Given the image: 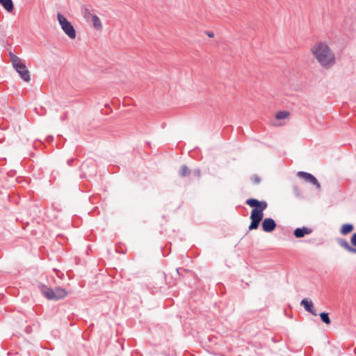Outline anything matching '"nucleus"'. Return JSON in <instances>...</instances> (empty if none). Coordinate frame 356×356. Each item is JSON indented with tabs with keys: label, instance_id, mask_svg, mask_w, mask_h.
Wrapping results in <instances>:
<instances>
[{
	"label": "nucleus",
	"instance_id": "1",
	"mask_svg": "<svg viewBox=\"0 0 356 356\" xmlns=\"http://www.w3.org/2000/svg\"><path fill=\"white\" fill-rule=\"evenodd\" d=\"M311 51L323 67L329 69L334 65V54L326 43H317L312 47Z\"/></svg>",
	"mask_w": 356,
	"mask_h": 356
},
{
	"label": "nucleus",
	"instance_id": "2",
	"mask_svg": "<svg viewBox=\"0 0 356 356\" xmlns=\"http://www.w3.org/2000/svg\"><path fill=\"white\" fill-rule=\"evenodd\" d=\"M39 289L42 295L49 300H59L67 296L66 291L60 287L52 289L44 284H40Z\"/></svg>",
	"mask_w": 356,
	"mask_h": 356
},
{
	"label": "nucleus",
	"instance_id": "3",
	"mask_svg": "<svg viewBox=\"0 0 356 356\" xmlns=\"http://www.w3.org/2000/svg\"><path fill=\"white\" fill-rule=\"evenodd\" d=\"M10 60L12 61L13 67L19 73L21 79L26 82L30 81V72L22 60L14 54L10 55Z\"/></svg>",
	"mask_w": 356,
	"mask_h": 356
},
{
	"label": "nucleus",
	"instance_id": "4",
	"mask_svg": "<svg viewBox=\"0 0 356 356\" xmlns=\"http://www.w3.org/2000/svg\"><path fill=\"white\" fill-rule=\"evenodd\" d=\"M246 204L252 207L250 214L264 217V211L266 209L268 204L266 201H260L255 198H250L245 201Z\"/></svg>",
	"mask_w": 356,
	"mask_h": 356
},
{
	"label": "nucleus",
	"instance_id": "5",
	"mask_svg": "<svg viewBox=\"0 0 356 356\" xmlns=\"http://www.w3.org/2000/svg\"><path fill=\"white\" fill-rule=\"evenodd\" d=\"M58 21L65 33L71 39L76 38V31L72 24L60 13L57 15Z\"/></svg>",
	"mask_w": 356,
	"mask_h": 356
},
{
	"label": "nucleus",
	"instance_id": "6",
	"mask_svg": "<svg viewBox=\"0 0 356 356\" xmlns=\"http://www.w3.org/2000/svg\"><path fill=\"white\" fill-rule=\"evenodd\" d=\"M84 177H94L97 173V165L92 159L84 161L80 167Z\"/></svg>",
	"mask_w": 356,
	"mask_h": 356
},
{
	"label": "nucleus",
	"instance_id": "7",
	"mask_svg": "<svg viewBox=\"0 0 356 356\" xmlns=\"http://www.w3.org/2000/svg\"><path fill=\"white\" fill-rule=\"evenodd\" d=\"M261 221L262 230L265 232H272L277 227L276 222L272 218H266Z\"/></svg>",
	"mask_w": 356,
	"mask_h": 356
},
{
	"label": "nucleus",
	"instance_id": "8",
	"mask_svg": "<svg viewBox=\"0 0 356 356\" xmlns=\"http://www.w3.org/2000/svg\"><path fill=\"white\" fill-rule=\"evenodd\" d=\"M300 305L304 307L305 311L309 312L313 316H317L318 314L316 310L314 309V305L312 300H309L307 298H304L300 302Z\"/></svg>",
	"mask_w": 356,
	"mask_h": 356
},
{
	"label": "nucleus",
	"instance_id": "9",
	"mask_svg": "<svg viewBox=\"0 0 356 356\" xmlns=\"http://www.w3.org/2000/svg\"><path fill=\"white\" fill-rule=\"evenodd\" d=\"M312 229L307 227H298L294 229L293 235L296 238H300L304 237L305 235L312 234Z\"/></svg>",
	"mask_w": 356,
	"mask_h": 356
},
{
	"label": "nucleus",
	"instance_id": "10",
	"mask_svg": "<svg viewBox=\"0 0 356 356\" xmlns=\"http://www.w3.org/2000/svg\"><path fill=\"white\" fill-rule=\"evenodd\" d=\"M263 218L264 217H259L258 216L250 214V218L251 220V222L249 225L248 229L250 231L257 229L259 227L261 221L263 220Z\"/></svg>",
	"mask_w": 356,
	"mask_h": 356
},
{
	"label": "nucleus",
	"instance_id": "11",
	"mask_svg": "<svg viewBox=\"0 0 356 356\" xmlns=\"http://www.w3.org/2000/svg\"><path fill=\"white\" fill-rule=\"evenodd\" d=\"M337 243L341 248L345 249L348 252H350L353 254H356V249H355L353 247L350 246L346 239L338 238Z\"/></svg>",
	"mask_w": 356,
	"mask_h": 356
},
{
	"label": "nucleus",
	"instance_id": "12",
	"mask_svg": "<svg viewBox=\"0 0 356 356\" xmlns=\"http://www.w3.org/2000/svg\"><path fill=\"white\" fill-rule=\"evenodd\" d=\"M0 3L8 12L10 13L14 10L13 0H0Z\"/></svg>",
	"mask_w": 356,
	"mask_h": 356
},
{
	"label": "nucleus",
	"instance_id": "13",
	"mask_svg": "<svg viewBox=\"0 0 356 356\" xmlns=\"http://www.w3.org/2000/svg\"><path fill=\"white\" fill-rule=\"evenodd\" d=\"M354 229V226L353 224L346 223L343 224L340 229V232L341 234L346 235L350 233Z\"/></svg>",
	"mask_w": 356,
	"mask_h": 356
},
{
	"label": "nucleus",
	"instance_id": "14",
	"mask_svg": "<svg viewBox=\"0 0 356 356\" xmlns=\"http://www.w3.org/2000/svg\"><path fill=\"white\" fill-rule=\"evenodd\" d=\"M307 181L315 186L316 188L320 189L321 184L317 180V179L313 175L311 174L310 176L308 177V179H307Z\"/></svg>",
	"mask_w": 356,
	"mask_h": 356
},
{
	"label": "nucleus",
	"instance_id": "15",
	"mask_svg": "<svg viewBox=\"0 0 356 356\" xmlns=\"http://www.w3.org/2000/svg\"><path fill=\"white\" fill-rule=\"evenodd\" d=\"M91 18L94 27L97 29H101L102 25L99 18L96 15H93Z\"/></svg>",
	"mask_w": 356,
	"mask_h": 356
},
{
	"label": "nucleus",
	"instance_id": "16",
	"mask_svg": "<svg viewBox=\"0 0 356 356\" xmlns=\"http://www.w3.org/2000/svg\"><path fill=\"white\" fill-rule=\"evenodd\" d=\"M190 174H191L190 169L186 165H181V169L179 172V175L181 177H184L188 176Z\"/></svg>",
	"mask_w": 356,
	"mask_h": 356
},
{
	"label": "nucleus",
	"instance_id": "17",
	"mask_svg": "<svg viewBox=\"0 0 356 356\" xmlns=\"http://www.w3.org/2000/svg\"><path fill=\"white\" fill-rule=\"evenodd\" d=\"M319 316L321 317V320L322 321V322H323L324 323L328 325L330 323L331 321H330V318L329 317V314L327 313V312H321L319 314Z\"/></svg>",
	"mask_w": 356,
	"mask_h": 356
},
{
	"label": "nucleus",
	"instance_id": "18",
	"mask_svg": "<svg viewBox=\"0 0 356 356\" xmlns=\"http://www.w3.org/2000/svg\"><path fill=\"white\" fill-rule=\"evenodd\" d=\"M289 115V113L288 111H279L276 113V118L277 120H283V119H285L286 117H288Z\"/></svg>",
	"mask_w": 356,
	"mask_h": 356
},
{
	"label": "nucleus",
	"instance_id": "19",
	"mask_svg": "<svg viewBox=\"0 0 356 356\" xmlns=\"http://www.w3.org/2000/svg\"><path fill=\"white\" fill-rule=\"evenodd\" d=\"M81 11H82V14H83V17L86 19H88L90 17H92V16L93 15L90 13L89 8L86 6L82 8Z\"/></svg>",
	"mask_w": 356,
	"mask_h": 356
},
{
	"label": "nucleus",
	"instance_id": "20",
	"mask_svg": "<svg viewBox=\"0 0 356 356\" xmlns=\"http://www.w3.org/2000/svg\"><path fill=\"white\" fill-rule=\"evenodd\" d=\"M310 175H311V173L304 172V171H299L297 174V175L299 177L303 178L306 181H307V179H308V177H309Z\"/></svg>",
	"mask_w": 356,
	"mask_h": 356
},
{
	"label": "nucleus",
	"instance_id": "21",
	"mask_svg": "<svg viewBox=\"0 0 356 356\" xmlns=\"http://www.w3.org/2000/svg\"><path fill=\"white\" fill-rule=\"evenodd\" d=\"M350 243L354 246L353 248L356 249V232L353 234L350 238Z\"/></svg>",
	"mask_w": 356,
	"mask_h": 356
},
{
	"label": "nucleus",
	"instance_id": "22",
	"mask_svg": "<svg viewBox=\"0 0 356 356\" xmlns=\"http://www.w3.org/2000/svg\"><path fill=\"white\" fill-rule=\"evenodd\" d=\"M193 174L195 176L197 177H200L201 176V172H200V169H195L194 171H193Z\"/></svg>",
	"mask_w": 356,
	"mask_h": 356
},
{
	"label": "nucleus",
	"instance_id": "23",
	"mask_svg": "<svg viewBox=\"0 0 356 356\" xmlns=\"http://www.w3.org/2000/svg\"><path fill=\"white\" fill-rule=\"evenodd\" d=\"M252 179L254 184H259L260 182V178L257 175H254Z\"/></svg>",
	"mask_w": 356,
	"mask_h": 356
},
{
	"label": "nucleus",
	"instance_id": "24",
	"mask_svg": "<svg viewBox=\"0 0 356 356\" xmlns=\"http://www.w3.org/2000/svg\"><path fill=\"white\" fill-rule=\"evenodd\" d=\"M74 162V159H70L67 161V163L68 165L71 166L72 163Z\"/></svg>",
	"mask_w": 356,
	"mask_h": 356
},
{
	"label": "nucleus",
	"instance_id": "25",
	"mask_svg": "<svg viewBox=\"0 0 356 356\" xmlns=\"http://www.w3.org/2000/svg\"><path fill=\"white\" fill-rule=\"evenodd\" d=\"M207 35L209 37V38H213L214 36V33L212 32V31H207Z\"/></svg>",
	"mask_w": 356,
	"mask_h": 356
},
{
	"label": "nucleus",
	"instance_id": "26",
	"mask_svg": "<svg viewBox=\"0 0 356 356\" xmlns=\"http://www.w3.org/2000/svg\"><path fill=\"white\" fill-rule=\"evenodd\" d=\"M47 140L48 141H52V140H53V136H48V137L47 138Z\"/></svg>",
	"mask_w": 356,
	"mask_h": 356
},
{
	"label": "nucleus",
	"instance_id": "27",
	"mask_svg": "<svg viewBox=\"0 0 356 356\" xmlns=\"http://www.w3.org/2000/svg\"><path fill=\"white\" fill-rule=\"evenodd\" d=\"M176 271H177V273L178 274H179V268H177V269H176Z\"/></svg>",
	"mask_w": 356,
	"mask_h": 356
}]
</instances>
